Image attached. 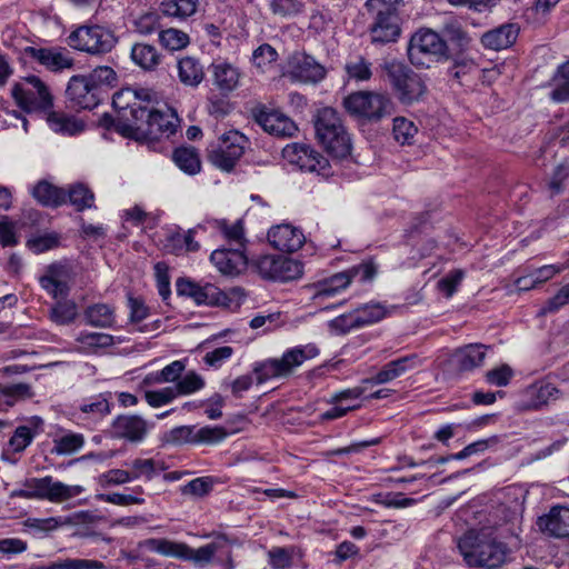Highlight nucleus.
Instances as JSON below:
<instances>
[{"label":"nucleus","instance_id":"52","mask_svg":"<svg viewBox=\"0 0 569 569\" xmlns=\"http://www.w3.org/2000/svg\"><path fill=\"white\" fill-rule=\"evenodd\" d=\"M204 386L203 379L194 371L186 373L172 387L177 398L180 396H188L202 389Z\"/></svg>","mask_w":569,"mask_h":569},{"label":"nucleus","instance_id":"53","mask_svg":"<svg viewBox=\"0 0 569 569\" xmlns=\"http://www.w3.org/2000/svg\"><path fill=\"white\" fill-rule=\"evenodd\" d=\"M69 201L78 211L91 208L94 202L93 192L82 183L70 188L68 192Z\"/></svg>","mask_w":569,"mask_h":569},{"label":"nucleus","instance_id":"32","mask_svg":"<svg viewBox=\"0 0 569 569\" xmlns=\"http://www.w3.org/2000/svg\"><path fill=\"white\" fill-rule=\"evenodd\" d=\"M91 90L99 94L100 101L108 97V91L117 84V73L108 66H99L89 74L84 76Z\"/></svg>","mask_w":569,"mask_h":569},{"label":"nucleus","instance_id":"20","mask_svg":"<svg viewBox=\"0 0 569 569\" xmlns=\"http://www.w3.org/2000/svg\"><path fill=\"white\" fill-rule=\"evenodd\" d=\"M253 117L266 132L276 137L291 138L298 131L297 124L289 117L264 106L254 108Z\"/></svg>","mask_w":569,"mask_h":569},{"label":"nucleus","instance_id":"55","mask_svg":"<svg viewBox=\"0 0 569 569\" xmlns=\"http://www.w3.org/2000/svg\"><path fill=\"white\" fill-rule=\"evenodd\" d=\"M216 227L231 242H234L241 249H246V239L243 223L241 220L229 224L226 220H216Z\"/></svg>","mask_w":569,"mask_h":569},{"label":"nucleus","instance_id":"27","mask_svg":"<svg viewBox=\"0 0 569 569\" xmlns=\"http://www.w3.org/2000/svg\"><path fill=\"white\" fill-rule=\"evenodd\" d=\"M270 244L283 252H295L299 250L303 242L302 231L291 224H280L272 227L268 232Z\"/></svg>","mask_w":569,"mask_h":569},{"label":"nucleus","instance_id":"9","mask_svg":"<svg viewBox=\"0 0 569 569\" xmlns=\"http://www.w3.org/2000/svg\"><path fill=\"white\" fill-rule=\"evenodd\" d=\"M343 106L350 114L372 122L391 116L395 110V104L387 94L373 91L353 92L345 98Z\"/></svg>","mask_w":569,"mask_h":569},{"label":"nucleus","instance_id":"50","mask_svg":"<svg viewBox=\"0 0 569 569\" xmlns=\"http://www.w3.org/2000/svg\"><path fill=\"white\" fill-rule=\"evenodd\" d=\"M360 328L376 323L385 318L386 310L380 303H367L353 310Z\"/></svg>","mask_w":569,"mask_h":569},{"label":"nucleus","instance_id":"41","mask_svg":"<svg viewBox=\"0 0 569 569\" xmlns=\"http://www.w3.org/2000/svg\"><path fill=\"white\" fill-rule=\"evenodd\" d=\"M126 465L129 468L132 480L143 478L144 480L150 481L164 469L162 462L152 458H137Z\"/></svg>","mask_w":569,"mask_h":569},{"label":"nucleus","instance_id":"24","mask_svg":"<svg viewBox=\"0 0 569 569\" xmlns=\"http://www.w3.org/2000/svg\"><path fill=\"white\" fill-rule=\"evenodd\" d=\"M71 273L69 266L53 263L48 267L46 274L40 278V284L54 299H63L69 293Z\"/></svg>","mask_w":569,"mask_h":569},{"label":"nucleus","instance_id":"46","mask_svg":"<svg viewBox=\"0 0 569 569\" xmlns=\"http://www.w3.org/2000/svg\"><path fill=\"white\" fill-rule=\"evenodd\" d=\"M418 134V127L413 121L405 117H396L392 123V137L401 146H411L415 143Z\"/></svg>","mask_w":569,"mask_h":569},{"label":"nucleus","instance_id":"25","mask_svg":"<svg viewBox=\"0 0 569 569\" xmlns=\"http://www.w3.org/2000/svg\"><path fill=\"white\" fill-rule=\"evenodd\" d=\"M67 97L73 107L92 110L101 102L99 94L91 90L84 76H72L68 82Z\"/></svg>","mask_w":569,"mask_h":569},{"label":"nucleus","instance_id":"18","mask_svg":"<svg viewBox=\"0 0 569 569\" xmlns=\"http://www.w3.org/2000/svg\"><path fill=\"white\" fill-rule=\"evenodd\" d=\"M110 393H99L84 399L72 411L73 420L88 429H94L111 412Z\"/></svg>","mask_w":569,"mask_h":569},{"label":"nucleus","instance_id":"39","mask_svg":"<svg viewBox=\"0 0 569 569\" xmlns=\"http://www.w3.org/2000/svg\"><path fill=\"white\" fill-rule=\"evenodd\" d=\"M199 7V0H162L160 11L163 16L184 21L193 16Z\"/></svg>","mask_w":569,"mask_h":569},{"label":"nucleus","instance_id":"61","mask_svg":"<svg viewBox=\"0 0 569 569\" xmlns=\"http://www.w3.org/2000/svg\"><path fill=\"white\" fill-rule=\"evenodd\" d=\"M214 485V479L211 477H199L196 478L188 483H186L181 488V493L184 496H194V497H203L208 495Z\"/></svg>","mask_w":569,"mask_h":569},{"label":"nucleus","instance_id":"51","mask_svg":"<svg viewBox=\"0 0 569 569\" xmlns=\"http://www.w3.org/2000/svg\"><path fill=\"white\" fill-rule=\"evenodd\" d=\"M60 239V234L54 231L39 233L27 240V247L34 253H42L59 247Z\"/></svg>","mask_w":569,"mask_h":569},{"label":"nucleus","instance_id":"12","mask_svg":"<svg viewBox=\"0 0 569 569\" xmlns=\"http://www.w3.org/2000/svg\"><path fill=\"white\" fill-rule=\"evenodd\" d=\"M247 143L248 139L239 131H228L212 146L208 158L214 167L229 172L243 156Z\"/></svg>","mask_w":569,"mask_h":569},{"label":"nucleus","instance_id":"8","mask_svg":"<svg viewBox=\"0 0 569 569\" xmlns=\"http://www.w3.org/2000/svg\"><path fill=\"white\" fill-rule=\"evenodd\" d=\"M11 96L17 106L26 112H49L53 97L48 86L37 76H29L14 83Z\"/></svg>","mask_w":569,"mask_h":569},{"label":"nucleus","instance_id":"35","mask_svg":"<svg viewBox=\"0 0 569 569\" xmlns=\"http://www.w3.org/2000/svg\"><path fill=\"white\" fill-rule=\"evenodd\" d=\"M178 78L188 87H198L204 78V69L196 57L186 56L177 62Z\"/></svg>","mask_w":569,"mask_h":569},{"label":"nucleus","instance_id":"57","mask_svg":"<svg viewBox=\"0 0 569 569\" xmlns=\"http://www.w3.org/2000/svg\"><path fill=\"white\" fill-rule=\"evenodd\" d=\"M103 562L93 559H71L54 561L41 569H103Z\"/></svg>","mask_w":569,"mask_h":569},{"label":"nucleus","instance_id":"37","mask_svg":"<svg viewBox=\"0 0 569 569\" xmlns=\"http://www.w3.org/2000/svg\"><path fill=\"white\" fill-rule=\"evenodd\" d=\"M234 540L230 539L224 533H219L216 536L214 540L206 546H202L198 549H192L189 547L188 558L186 560H191L196 565L204 566L209 563L214 553L222 549L226 545L233 543Z\"/></svg>","mask_w":569,"mask_h":569},{"label":"nucleus","instance_id":"31","mask_svg":"<svg viewBox=\"0 0 569 569\" xmlns=\"http://www.w3.org/2000/svg\"><path fill=\"white\" fill-rule=\"evenodd\" d=\"M139 547L164 557L187 559L189 546L183 542L171 541L164 538H149L139 542Z\"/></svg>","mask_w":569,"mask_h":569},{"label":"nucleus","instance_id":"48","mask_svg":"<svg viewBox=\"0 0 569 569\" xmlns=\"http://www.w3.org/2000/svg\"><path fill=\"white\" fill-rule=\"evenodd\" d=\"M77 305L71 300L57 301L50 310V319L59 326L71 323L77 318Z\"/></svg>","mask_w":569,"mask_h":569},{"label":"nucleus","instance_id":"2","mask_svg":"<svg viewBox=\"0 0 569 569\" xmlns=\"http://www.w3.org/2000/svg\"><path fill=\"white\" fill-rule=\"evenodd\" d=\"M403 0H367L365 8L370 18L368 32L372 44L397 42L401 36L400 8Z\"/></svg>","mask_w":569,"mask_h":569},{"label":"nucleus","instance_id":"58","mask_svg":"<svg viewBox=\"0 0 569 569\" xmlns=\"http://www.w3.org/2000/svg\"><path fill=\"white\" fill-rule=\"evenodd\" d=\"M160 16L157 12H147L133 21L134 31L141 36H149L157 31H161Z\"/></svg>","mask_w":569,"mask_h":569},{"label":"nucleus","instance_id":"56","mask_svg":"<svg viewBox=\"0 0 569 569\" xmlns=\"http://www.w3.org/2000/svg\"><path fill=\"white\" fill-rule=\"evenodd\" d=\"M143 398L151 408H160L173 402L177 396L172 387L168 386L156 390H146Z\"/></svg>","mask_w":569,"mask_h":569},{"label":"nucleus","instance_id":"22","mask_svg":"<svg viewBox=\"0 0 569 569\" xmlns=\"http://www.w3.org/2000/svg\"><path fill=\"white\" fill-rule=\"evenodd\" d=\"M420 365L421 360L419 359L418 355H407L387 362L375 376L366 379L365 382L372 386L385 385L401 377L406 372L418 368Z\"/></svg>","mask_w":569,"mask_h":569},{"label":"nucleus","instance_id":"3","mask_svg":"<svg viewBox=\"0 0 569 569\" xmlns=\"http://www.w3.org/2000/svg\"><path fill=\"white\" fill-rule=\"evenodd\" d=\"M134 120L128 124V131L137 139L157 140L162 136L170 137L177 130L179 118L177 112L167 104L153 106L150 109H133Z\"/></svg>","mask_w":569,"mask_h":569},{"label":"nucleus","instance_id":"45","mask_svg":"<svg viewBox=\"0 0 569 569\" xmlns=\"http://www.w3.org/2000/svg\"><path fill=\"white\" fill-rule=\"evenodd\" d=\"M86 323L98 328H109L114 322L111 307L106 303H96L84 311Z\"/></svg>","mask_w":569,"mask_h":569},{"label":"nucleus","instance_id":"4","mask_svg":"<svg viewBox=\"0 0 569 569\" xmlns=\"http://www.w3.org/2000/svg\"><path fill=\"white\" fill-rule=\"evenodd\" d=\"M381 69L401 104L411 106L426 96L428 89L425 78L409 66L392 59L386 60L381 64Z\"/></svg>","mask_w":569,"mask_h":569},{"label":"nucleus","instance_id":"64","mask_svg":"<svg viewBox=\"0 0 569 569\" xmlns=\"http://www.w3.org/2000/svg\"><path fill=\"white\" fill-rule=\"evenodd\" d=\"M278 59L277 50L269 43L259 46L252 53L254 66L264 69Z\"/></svg>","mask_w":569,"mask_h":569},{"label":"nucleus","instance_id":"16","mask_svg":"<svg viewBox=\"0 0 569 569\" xmlns=\"http://www.w3.org/2000/svg\"><path fill=\"white\" fill-rule=\"evenodd\" d=\"M24 52L33 61L53 73H61L74 67V58L66 47H27Z\"/></svg>","mask_w":569,"mask_h":569},{"label":"nucleus","instance_id":"21","mask_svg":"<svg viewBox=\"0 0 569 569\" xmlns=\"http://www.w3.org/2000/svg\"><path fill=\"white\" fill-rule=\"evenodd\" d=\"M179 296L190 297L197 305L214 306L223 303L226 297L218 287L211 283L200 286L191 280L180 278L176 283Z\"/></svg>","mask_w":569,"mask_h":569},{"label":"nucleus","instance_id":"17","mask_svg":"<svg viewBox=\"0 0 569 569\" xmlns=\"http://www.w3.org/2000/svg\"><path fill=\"white\" fill-rule=\"evenodd\" d=\"M256 267L262 278L273 281L286 282L301 274V264L284 256H262Z\"/></svg>","mask_w":569,"mask_h":569},{"label":"nucleus","instance_id":"54","mask_svg":"<svg viewBox=\"0 0 569 569\" xmlns=\"http://www.w3.org/2000/svg\"><path fill=\"white\" fill-rule=\"evenodd\" d=\"M54 449L53 451L58 455H70L79 449H81L84 445V438L81 433L69 432L60 438L53 440Z\"/></svg>","mask_w":569,"mask_h":569},{"label":"nucleus","instance_id":"40","mask_svg":"<svg viewBox=\"0 0 569 569\" xmlns=\"http://www.w3.org/2000/svg\"><path fill=\"white\" fill-rule=\"evenodd\" d=\"M550 99L556 103L569 102V60L561 63L551 78Z\"/></svg>","mask_w":569,"mask_h":569},{"label":"nucleus","instance_id":"63","mask_svg":"<svg viewBox=\"0 0 569 569\" xmlns=\"http://www.w3.org/2000/svg\"><path fill=\"white\" fill-rule=\"evenodd\" d=\"M348 76L358 81H367L371 78V63L362 57H358L355 61L346 64Z\"/></svg>","mask_w":569,"mask_h":569},{"label":"nucleus","instance_id":"7","mask_svg":"<svg viewBox=\"0 0 569 569\" xmlns=\"http://www.w3.org/2000/svg\"><path fill=\"white\" fill-rule=\"evenodd\" d=\"M408 57L413 66L429 68L449 59L447 41L431 29H419L409 41Z\"/></svg>","mask_w":569,"mask_h":569},{"label":"nucleus","instance_id":"6","mask_svg":"<svg viewBox=\"0 0 569 569\" xmlns=\"http://www.w3.org/2000/svg\"><path fill=\"white\" fill-rule=\"evenodd\" d=\"M318 348L312 345L298 346L287 350L281 358H271L253 365V373L258 385L270 379L288 377L295 368L301 366L306 360L317 357Z\"/></svg>","mask_w":569,"mask_h":569},{"label":"nucleus","instance_id":"23","mask_svg":"<svg viewBox=\"0 0 569 569\" xmlns=\"http://www.w3.org/2000/svg\"><path fill=\"white\" fill-rule=\"evenodd\" d=\"M537 527L543 535L563 539L569 537V508L563 506L552 507L548 513L537 520Z\"/></svg>","mask_w":569,"mask_h":569},{"label":"nucleus","instance_id":"42","mask_svg":"<svg viewBox=\"0 0 569 569\" xmlns=\"http://www.w3.org/2000/svg\"><path fill=\"white\" fill-rule=\"evenodd\" d=\"M172 159L177 167L187 174H197L201 169L200 157L194 148H177L173 151Z\"/></svg>","mask_w":569,"mask_h":569},{"label":"nucleus","instance_id":"14","mask_svg":"<svg viewBox=\"0 0 569 569\" xmlns=\"http://www.w3.org/2000/svg\"><path fill=\"white\" fill-rule=\"evenodd\" d=\"M283 76L295 83L317 84L326 78L327 70L312 56L296 51L289 57Z\"/></svg>","mask_w":569,"mask_h":569},{"label":"nucleus","instance_id":"47","mask_svg":"<svg viewBox=\"0 0 569 569\" xmlns=\"http://www.w3.org/2000/svg\"><path fill=\"white\" fill-rule=\"evenodd\" d=\"M76 341L80 343L86 352H96L100 348H107L113 345V337L102 332L81 331Z\"/></svg>","mask_w":569,"mask_h":569},{"label":"nucleus","instance_id":"62","mask_svg":"<svg viewBox=\"0 0 569 569\" xmlns=\"http://www.w3.org/2000/svg\"><path fill=\"white\" fill-rule=\"evenodd\" d=\"M443 33L449 41L457 44L460 50L469 47L471 38L457 22H448L443 26Z\"/></svg>","mask_w":569,"mask_h":569},{"label":"nucleus","instance_id":"1","mask_svg":"<svg viewBox=\"0 0 569 569\" xmlns=\"http://www.w3.org/2000/svg\"><path fill=\"white\" fill-rule=\"evenodd\" d=\"M457 548L469 567L480 569H498L507 562L509 556L505 542L482 537L473 530L458 539Z\"/></svg>","mask_w":569,"mask_h":569},{"label":"nucleus","instance_id":"29","mask_svg":"<svg viewBox=\"0 0 569 569\" xmlns=\"http://www.w3.org/2000/svg\"><path fill=\"white\" fill-rule=\"evenodd\" d=\"M519 34L517 23H505L485 32L481 37L483 47L491 50H502L512 46Z\"/></svg>","mask_w":569,"mask_h":569},{"label":"nucleus","instance_id":"59","mask_svg":"<svg viewBox=\"0 0 569 569\" xmlns=\"http://www.w3.org/2000/svg\"><path fill=\"white\" fill-rule=\"evenodd\" d=\"M295 547H273L268 551L269 565L273 569H287L292 565Z\"/></svg>","mask_w":569,"mask_h":569},{"label":"nucleus","instance_id":"44","mask_svg":"<svg viewBox=\"0 0 569 569\" xmlns=\"http://www.w3.org/2000/svg\"><path fill=\"white\" fill-rule=\"evenodd\" d=\"M84 489L81 486L66 485L61 481L53 480L50 476V483L48 485L46 500L53 503H60L81 495Z\"/></svg>","mask_w":569,"mask_h":569},{"label":"nucleus","instance_id":"15","mask_svg":"<svg viewBox=\"0 0 569 569\" xmlns=\"http://www.w3.org/2000/svg\"><path fill=\"white\" fill-rule=\"evenodd\" d=\"M283 158L291 164H296L302 171L329 174V161L321 153L305 143L293 142L282 149Z\"/></svg>","mask_w":569,"mask_h":569},{"label":"nucleus","instance_id":"5","mask_svg":"<svg viewBox=\"0 0 569 569\" xmlns=\"http://www.w3.org/2000/svg\"><path fill=\"white\" fill-rule=\"evenodd\" d=\"M318 141L335 158H346L351 153V139L339 113L332 108H322L315 119Z\"/></svg>","mask_w":569,"mask_h":569},{"label":"nucleus","instance_id":"38","mask_svg":"<svg viewBox=\"0 0 569 569\" xmlns=\"http://www.w3.org/2000/svg\"><path fill=\"white\" fill-rule=\"evenodd\" d=\"M33 198L46 207H59L66 202L67 193L63 189L42 180L32 188Z\"/></svg>","mask_w":569,"mask_h":569},{"label":"nucleus","instance_id":"11","mask_svg":"<svg viewBox=\"0 0 569 569\" xmlns=\"http://www.w3.org/2000/svg\"><path fill=\"white\" fill-rule=\"evenodd\" d=\"M378 272V266L373 260H366L345 271L337 272L316 284V298L332 297L340 291L347 289L352 280L357 277L361 281L372 280Z\"/></svg>","mask_w":569,"mask_h":569},{"label":"nucleus","instance_id":"30","mask_svg":"<svg viewBox=\"0 0 569 569\" xmlns=\"http://www.w3.org/2000/svg\"><path fill=\"white\" fill-rule=\"evenodd\" d=\"M211 72L213 84L223 93L233 91L240 83V70L227 61L212 63Z\"/></svg>","mask_w":569,"mask_h":569},{"label":"nucleus","instance_id":"60","mask_svg":"<svg viewBox=\"0 0 569 569\" xmlns=\"http://www.w3.org/2000/svg\"><path fill=\"white\" fill-rule=\"evenodd\" d=\"M569 179V162L559 163L548 182L550 197H556L565 191V182Z\"/></svg>","mask_w":569,"mask_h":569},{"label":"nucleus","instance_id":"34","mask_svg":"<svg viewBox=\"0 0 569 569\" xmlns=\"http://www.w3.org/2000/svg\"><path fill=\"white\" fill-rule=\"evenodd\" d=\"M130 57L133 63L144 71L156 70L162 61V54L158 49L146 42L134 43L131 48Z\"/></svg>","mask_w":569,"mask_h":569},{"label":"nucleus","instance_id":"26","mask_svg":"<svg viewBox=\"0 0 569 569\" xmlns=\"http://www.w3.org/2000/svg\"><path fill=\"white\" fill-rule=\"evenodd\" d=\"M210 261L226 276H237L246 270L248 258L244 249H217L210 256Z\"/></svg>","mask_w":569,"mask_h":569},{"label":"nucleus","instance_id":"33","mask_svg":"<svg viewBox=\"0 0 569 569\" xmlns=\"http://www.w3.org/2000/svg\"><path fill=\"white\" fill-rule=\"evenodd\" d=\"M153 97H154V92L151 91L150 89L126 88V89H122L121 91L117 92L113 96L112 103H113V106H121L120 103H121L122 99H126V98L132 99V103L129 106L130 107L129 123H131L132 120H134L133 109H136V107H139L141 109H150L151 107H153V104H152Z\"/></svg>","mask_w":569,"mask_h":569},{"label":"nucleus","instance_id":"19","mask_svg":"<svg viewBox=\"0 0 569 569\" xmlns=\"http://www.w3.org/2000/svg\"><path fill=\"white\" fill-rule=\"evenodd\" d=\"M149 428L147 420L138 415H119L113 419L108 432L113 439L139 443L146 439Z\"/></svg>","mask_w":569,"mask_h":569},{"label":"nucleus","instance_id":"10","mask_svg":"<svg viewBox=\"0 0 569 569\" xmlns=\"http://www.w3.org/2000/svg\"><path fill=\"white\" fill-rule=\"evenodd\" d=\"M117 42L113 32L99 24L80 26L67 38V44L89 54H102L112 50Z\"/></svg>","mask_w":569,"mask_h":569},{"label":"nucleus","instance_id":"13","mask_svg":"<svg viewBox=\"0 0 569 569\" xmlns=\"http://www.w3.org/2000/svg\"><path fill=\"white\" fill-rule=\"evenodd\" d=\"M227 432L221 427L179 426L164 432L162 441L170 446L213 445L222 441Z\"/></svg>","mask_w":569,"mask_h":569},{"label":"nucleus","instance_id":"43","mask_svg":"<svg viewBox=\"0 0 569 569\" xmlns=\"http://www.w3.org/2000/svg\"><path fill=\"white\" fill-rule=\"evenodd\" d=\"M49 127L59 133L73 136L80 133L84 129L82 121L73 117L66 116L58 112H49L47 117Z\"/></svg>","mask_w":569,"mask_h":569},{"label":"nucleus","instance_id":"49","mask_svg":"<svg viewBox=\"0 0 569 569\" xmlns=\"http://www.w3.org/2000/svg\"><path fill=\"white\" fill-rule=\"evenodd\" d=\"M159 42L163 48L176 51L184 49L189 44L190 38L179 29L169 28L159 31Z\"/></svg>","mask_w":569,"mask_h":569},{"label":"nucleus","instance_id":"28","mask_svg":"<svg viewBox=\"0 0 569 569\" xmlns=\"http://www.w3.org/2000/svg\"><path fill=\"white\" fill-rule=\"evenodd\" d=\"M560 390L550 382H538L526 388L527 400L521 405L525 410H539L550 401L560 398Z\"/></svg>","mask_w":569,"mask_h":569},{"label":"nucleus","instance_id":"36","mask_svg":"<svg viewBox=\"0 0 569 569\" xmlns=\"http://www.w3.org/2000/svg\"><path fill=\"white\" fill-rule=\"evenodd\" d=\"M487 347L480 343L468 345L459 349L455 355L457 367L460 371H471L480 367L486 358Z\"/></svg>","mask_w":569,"mask_h":569}]
</instances>
